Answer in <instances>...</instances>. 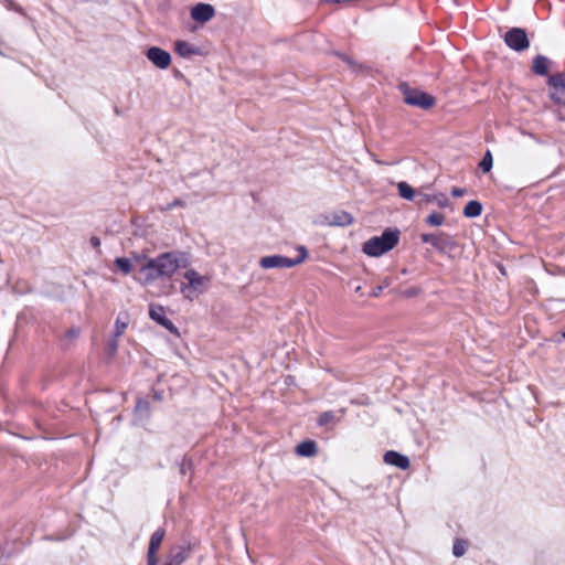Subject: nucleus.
<instances>
[{
    "mask_svg": "<svg viewBox=\"0 0 565 565\" xmlns=\"http://www.w3.org/2000/svg\"><path fill=\"white\" fill-rule=\"evenodd\" d=\"M445 222V216L440 213H431L426 217V223L430 226H440Z\"/></svg>",
    "mask_w": 565,
    "mask_h": 565,
    "instance_id": "25",
    "label": "nucleus"
},
{
    "mask_svg": "<svg viewBox=\"0 0 565 565\" xmlns=\"http://www.w3.org/2000/svg\"><path fill=\"white\" fill-rule=\"evenodd\" d=\"M504 42L510 49L518 52L526 50L530 45L525 31L520 28H513L508 31L504 36Z\"/></svg>",
    "mask_w": 565,
    "mask_h": 565,
    "instance_id": "6",
    "label": "nucleus"
},
{
    "mask_svg": "<svg viewBox=\"0 0 565 565\" xmlns=\"http://www.w3.org/2000/svg\"><path fill=\"white\" fill-rule=\"evenodd\" d=\"M117 348H118L117 338H115V339L109 343L110 352H111V353L116 352Z\"/></svg>",
    "mask_w": 565,
    "mask_h": 565,
    "instance_id": "34",
    "label": "nucleus"
},
{
    "mask_svg": "<svg viewBox=\"0 0 565 565\" xmlns=\"http://www.w3.org/2000/svg\"><path fill=\"white\" fill-rule=\"evenodd\" d=\"M70 335H71V337H74V338H75V337H77V335H78V330H72V331H70Z\"/></svg>",
    "mask_w": 565,
    "mask_h": 565,
    "instance_id": "39",
    "label": "nucleus"
},
{
    "mask_svg": "<svg viewBox=\"0 0 565 565\" xmlns=\"http://www.w3.org/2000/svg\"><path fill=\"white\" fill-rule=\"evenodd\" d=\"M164 537V530L158 529L154 531L150 537L148 556H156L157 551L159 550L161 542Z\"/></svg>",
    "mask_w": 565,
    "mask_h": 565,
    "instance_id": "16",
    "label": "nucleus"
},
{
    "mask_svg": "<svg viewBox=\"0 0 565 565\" xmlns=\"http://www.w3.org/2000/svg\"><path fill=\"white\" fill-rule=\"evenodd\" d=\"M563 338L565 339V332L563 333Z\"/></svg>",
    "mask_w": 565,
    "mask_h": 565,
    "instance_id": "41",
    "label": "nucleus"
},
{
    "mask_svg": "<svg viewBox=\"0 0 565 565\" xmlns=\"http://www.w3.org/2000/svg\"><path fill=\"white\" fill-rule=\"evenodd\" d=\"M550 98L559 105H565V74L557 73L550 77Z\"/></svg>",
    "mask_w": 565,
    "mask_h": 565,
    "instance_id": "7",
    "label": "nucleus"
},
{
    "mask_svg": "<svg viewBox=\"0 0 565 565\" xmlns=\"http://www.w3.org/2000/svg\"><path fill=\"white\" fill-rule=\"evenodd\" d=\"M467 543L462 540H456L452 545V554L456 557H461L466 553Z\"/></svg>",
    "mask_w": 565,
    "mask_h": 565,
    "instance_id": "26",
    "label": "nucleus"
},
{
    "mask_svg": "<svg viewBox=\"0 0 565 565\" xmlns=\"http://www.w3.org/2000/svg\"><path fill=\"white\" fill-rule=\"evenodd\" d=\"M548 70V60L545 56L539 55L533 61V71L539 75H545Z\"/></svg>",
    "mask_w": 565,
    "mask_h": 565,
    "instance_id": "20",
    "label": "nucleus"
},
{
    "mask_svg": "<svg viewBox=\"0 0 565 565\" xmlns=\"http://www.w3.org/2000/svg\"><path fill=\"white\" fill-rule=\"evenodd\" d=\"M382 290H383V286H379V287L374 288L372 291V296L377 297L382 292Z\"/></svg>",
    "mask_w": 565,
    "mask_h": 565,
    "instance_id": "35",
    "label": "nucleus"
},
{
    "mask_svg": "<svg viewBox=\"0 0 565 565\" xmlns=\"http://www.w3.org/2000/svg\"><path fill=\"white\" fill-rule=\"evenodd\" d=\"M333 417H334V415L332 412H326L319 417L318 424L321 426L327 425L328 423H330L333 419Z\"/></svg>",
    "mask_w": 565,
    "mask_h": 565,
    "instance_id": "28",
    "label": "nucleus"
},
{
    "mask_svg": "<svg viewBox=\"0 0 565 565\" xmlns=\"http://www.w3.org/2000/svg\"><path fill=\"white\" fill-rule=\"evenodd\" d=\"M299 256L297 258H289L281 255H269L259 259V266L264 269L271 268H291L299 265L308 257V252L305 246L297 248Z\"/></svg>",
    "mask_w": 565,
    "mask_h": 565,
    "instance_id": "4",
    "label": "nucleus"
},
{
    "mask_svg": "<svg viewBox=\"0 0 565 565\" xmlns=\"http://www.w3.org/2000/svg\"><path fill=\"white\" fill-rule=\"evenodd\" d=\"M397 190L401 198L412 201L417 198V193L415 190L405 181H401L397 183Z\"/></svg>",
    "mask_w": 565,
    "mask_h": 565,
    "instance_id": "18",
    "label": "nucleus"
},
{
    "mask_svg": "<svg viewBox=\"0 0 565 565\" xmlns=\"http://www.w3.org/2000/svg\"><path fill=\"white\" fill-rule=\"evenodd\" d=\"M215 15V9L207 3H198L191 9V18L195 22L206 23Z\"/></svg>",
    "mask_w": 565,
    "mask_h": 565,
    "instance_id": "10",
    "label": "nucleus"
},
{
    "mask_svg": "<svg viewBox=\"0 0 565 565\" xmlns=\"http://www.w3.org/2000/svg\"><path fill=\"white\" fill-rule=\"evenodd\" d=\"M115 266L120 270L124 275H129L132 270V260L126 257H117L115 259Z\"/></svg>",
    "mask_w": 565,
    "mask_h": 565,
    "instance_id": "21",
    "label": "nucleus"
},
{
    "mask_svg": "<svg viewBox=\"0 0 565 565\" xmlns=\"http://www.w3.org/2000/svg\"><path fill=\"white\" fill-rule=\"evenodd\" d=\"M467 193L466 189L462 188H452L451 195L455 198L463 196Z\"/></svg>",
    "mask_w": 565,
    "mask_h": 565,
    "instance_id": "30",
    "label": "nucleus"
},
{
    "mask_svg": "<svg viewBox=\"0 0 565 565\" xmlns=\"http://www.w3.org/2000/svg\"><path fill=\"white\" fill-rule=\"evenodd\" d=\"M384 462L390 465V466H395L399 469H408L409 468V465H411V461L408 459V457L397 452V451H394V450H388L384 454Z\"/></svg>",
    "mask_w": 565,
    "mask_h": 565,
    "instance_id": "12",
    "label": "nucleus"
},
{
    "mask_svg": "<svg viewBox=\"0 0 565 565\" xmlns=\"http://www.w3.org/2000/svg\"><path fill=\"white\" fill-rule=\"evenodd\" d=\"M433 246L439 253L450 254L457 247V244L450 235L446 233H437L435 234Z\"/></svg>",
    "mask_w": 565,
    "mask_h": 565,
    "instance_id": "11",
    "label": "nucleus"
},
{
    "mask_svg": "<svg viewBox=\"0 0 565 565\" xmlns=\"http://www.w3.org/2000/svg\"><path fill=\"white\" fill-rule=\"evenodd\" d=\"M90 244L94 246V247H98L100 245V241L99 238L97 237H92L90 238Z\"/></svg>",
    "mask_w": 565,
    "mask_h": 565,
    "instance_id": "36",
    "label": "nucleus"
},
{
    "mask_svg": "<svg viewBox=\"0 0 565 565\" xmlns=\"http://www.w3.org/2000/svg\"><path fill=\"white\" fill-rule=\"evenodd\" d=\"M403 294H404L405 297H414V296H416L418 294V289L417 288H411V289L405 290Z\"/></svg>",
    "mask_w": 565,
    "mask_h": 565,
    "instance_id": "33",
    "label": "nucleus"
},
{
    "mask_svg": "<svg viewBox=\"0 0 565 565\" xmlns=\"http://www.w3.org/2000/svg\"><path fill=\"white\" fill-rule=\"evenodd\" d=\"M388 285H390V278H385V279L383 280V287H384V286H388Z\"/></svg>",
    "mask_w": 565,
    "mask_h": 565,
    "instance_id": "40",
    "label": "nucleus"
},
{
    "mask_svg": "<svg viewBox=\"0 0 565 565\" xmlns=\"http://www.w3.org/2000/svg\"><path fill=\"white\" fill-rule=\"evenodd\" d=\"M417 203H435L439 207L445 209L449 205V199L444 193H435V194H426L418 192L417 193Z\"/></svg>",
    "mask_w": 565,
    "mask_h": 565,
    "instance_id": "13",
    "label": "nucleus"
},
{
    "mask_svg": "<svg viewBox=\"0 0 565 565\" xmlns=\"http://www.w3.org/2000/svg\"><path fill=\"white\" fill-rule=\"evenodd\" d=\"M492 166H493L492 154H491V152L488 150V151L484 153V156H483L482 160L480 161L479 167H480V169H481L484 173H487V172H489V171L492 169Z\"/></svg>",
    "mask_w": 565,
    "mask_h": 565,
    "instance_id": "24",
    "label": "nucleus"
},
{
    "mask_svg": "<svg viewBox=\"0 0 565 565\" xmlns=\"http://www.w3.org/2000/svg\"><path fill=\"white\" fill-rule=\"evenodd\" d=\"M178 206H184L183 201L174 200L173 202L169 203L164 210L168 211V210H171V209L178 207Z\"/></svg>",
    "mask_w": 565,
    "mask_h": 565,
    "instance_id": "32",
    "label": "nucleus"
},
{
    "mask_svg": "<svg viewBox=\"0 0 565 565\" xmlns=\"http://www.w3.org/2000/svg\"><path fill=\"white\" fill-rule=\"evenodd\" d=\"M136 409L138 412H148L149 411V403L143 399H139L136 405Z\"/></svg>",
    "mask_w": 565,
    "mask_h": 565,
    "instance_id": "29",
    "label": "nucleus"
},
{
    "mask_svg": "<svg viewBox=\"0 0 565 565\" xmlns=\"http://www.w3.org/2000/svg\"><path fill=\"white\" fill-rule=\"evenodd\" d=\"M184 269L183 281H181L179 286L180 294L184 299L192 301L210 288L211 277L209 275H202L189 266Z\"/></svg>",
    "mask_w": 565,
    "mask_h": 565,
    "instance_id": "2",
    "label": "nucleus"
},
{
    "mask_svg": "<svg viewBox=\"0 0 565 565\" xmlns=\"http://www.w3.org/2000/svg\"><path fill=\"white\" fill-rule=\"evenodd\" d=\"M296 452L301 457H312L317 452V445L313 440H305L297 446Z\"/></svg>",
    "mask_w": 565,
    "mask_h": 565,
    "instance_id": "17",
    "label": "nucleus"
},
{
    "mask_svg": "<svg viewBox=\"0 0 565 565\" xmlns=\"http://www.w3.org/2000/svg\"><path fill=\"white\" fill-rule=\"evenodd\" d=\"M399 90L407 105L419 107L422 109H429L435 105V98L433 96L419 89L412 88L405 83L399 85Z\"/></svg>",
    "mask_w": 565,
    "mask_h": 565,
    "instance_id": "5",
    "label": "nucleus"
},
{
    "mask_svg": "<svg viewBox=\"0 0 565 565\" xmlns=\"http://www.w3.org/2000/svg\"><path fill=\"white\" fill-rule=\"evenodd\" d=\"M190 255L183 250H171L159 254L147 260L138 270L136 279L145 286L159 279H170L182 268L190 266Z\"/></svg>",
    "mask_w": 565,
    "mask_h": 565,
    "instance_id": "1",
    "label": "nucleus"
},
{
    "mask_svg": "<svg viewBox=\"0 0 565 565\" xmlns=\"http://www.w3.org/2000/svg\"><path fill=\"white\" fill-rule=\"evenodd\" d=\"M482 212V205L478 201H469L465 209H463V215L466 217H477Z\"/></svg>",
    "mask_w": 565,
    "mask_h": 565,
    "instance_id": "19",
    "label": "nucleus"
},
{
    "mask_svg": "<svg viewBox=\"0 0 565 565\" xmlns=\"http://www.w3.org/2000/svg\"><path fill=\"white\" fill-rule=\"evenodd\" d=\"M148 565H157V556H148Z\"/></svg>",
    "mask_w": 565,
    "mask_h": 565,
    "instance_id": "37",
    "label": "nucleus"
},
{
    "mask_svg": "<svg viewBox=\"0 0 565 565\" xmlns=\"http://www.w3.org/2000/svg\"><path fill=\"white\" fill-rule=\"evenodd\" d=\"M149 316L152 320L166 328L171 333L178 334V328L167 318L166 310L162 306L152 305L149 308Z\"/></svg>",
    "mask_w": 565,
    "mask_h": 565,
    "instance_id": "9",
    "label": "nucleus"
},
{
    "mask_svg": "<svg viewBox=\"0 0 565 565\" xmlns=\"http://www.w3.org/2000/svg\"><path fill=\"white\" fill-rule=\"evenodd\" d=\"M341 57L343 58L344 62H347L350 66H353V61L348 57V56H344V55H341Z\"/></svg>",
    "mask_w": 565,
    "mask_h": 565,
    "instance_id": "38",
    "label": "nucleus"
},
{
    "mask_svg": "<svg viewBox=\"0 0 565 565\" xmlns=\"http://www.w3.org/2000/svg\"><path fill=\"white\" fill-rule=\"evenodd\" d=\"M150 258L148 257L147 255V252L146 250H142V252H136V253H132V258L131 260L135 262L136 264L140 265V267L147 262L149 260Z\"/></svg>",
    "mask_w": 565,
    "mask_h": 565,
    "instance_id": "27",
    "label": "nucleus"
},
{
    "mask_svg": "<svg viewBox=\"0 0 565 565\" xmlns=\"http://www.w3.org/2000/svg\"><path fill=\"white\" fill-rule=\"evenodd\" d=\"M399 241V231L387 228L381 236H374L363 244L362 250L371 256L379 257L393 249Z\"/></svg>",
    "mask_w": 565,
    "mask_h": 565,
    "instance_id": "3",
    "label": "nucleus"
},
{
    "mask_svg": "<svg viewBox=\"0 0 565 565\" xmlns=\"http://www.w3.org/2000/svg\"><path fill=\"white\" fill-rule=\"evenodd\" d=\"M330 226H349L353 223V216L347 211H338L326 216Z\"/></svg>",
    "mask_w": 565,
    "mask_h": 565,
    "instance_id": "14",
    "label": "nucleus"
},
{
    "mask_svg": "<svg viewBox=\"0 0 565 565\" xmlns=\"http://www.w3.org/2000/svg\"><path fill=\"white\" fill-rule=\"evenodd\" d=\"M186 558L185 550L179 548L175 553H173L168 563L172 565H181Z\"/></svg>",
    "mask_w": 565,
    "mask_h": 565,
    "instance_id": "23",
    "label": "nucleus"
},
{
    "mask_svg": "<svg viewBox=\"0 0 565 565\" xmlns=\"http://www.w3.org/2000/svg\"><path fill=\"white\" fill-rule=\"evenodd\" d=\"M127 327H128V319H127V317H125V319H122L119 316L116 319V322H115V332H114L115 338L120 337L125 332Z\"/></svg>",
    "mask_w": 565,
    "mask_h": 565,
    "instance_id": "22",
    "label": "nucleus"
},
{
    "mask_svg": "<svg viewBox=\"0 0 565 565\" xmlns=\"http://www.w3.org/2000/svg\"><path fill=\"white\" fill-rule=\"evenodd\" d=\"M147 58L158 68L166 70L171 64V55L169 52L158 47L152 46L147 51Z\"/></svg>",
    "mask_w": 565,
    "mask_h": 565,
    "instance_id": "8",
    "label": "nucleus"
},
{
    "mask_svg": "<svg viewBox=\"0 0 565 565\" xmlns=\"http://www.w3.org/2000/svg\"><path fill=\"white\" fill-rule=\"evenodd\" d=\"M435 234H422L420 239L423 243H428L433 245Z\"/></svg>",
    "mask_w": 565,
    "mask_h": 565,
    "instance_id": "31",
    "label": "nucleus"
},
{
    "mask_svg": "<svg viewBox=\"0 0 565 565\" xmlns=\"http://www.w3.org/2000/svg\"><path fill=\"white\" fill-rule=\"evenodd\" d=\"M174 50L181 57H184V58H190L193 55L199 54V52H200L198 47H195L191 43H189L186 41H182V40L175 41Z\"/></svg>",
    "mask_w": 565,
    "mask_h": 565,
    "instance_id": "15",
    "label": "nucleus"
}]
</instances>
